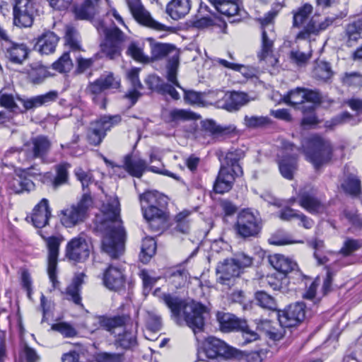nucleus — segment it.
I'll return each instance as SVG.
<instances>
[{"instance_id":"obj_1","label":"nucleus","mask_w":362,"mask_h":362,"mask_svg":"<svg viewBox=\"0 0 362 362\" xmlns=\"http://www.w3.org/2000/svg\"><path fill=\"white\" fill-rule=\"evenodd\" d=\"M101 216L98 217V228L103 233L102 250L111 259H118L124 252L126 230L120 217L118 198L107 197L100 208Z\"/></svg>"},{"instance_id":"obj_2","label":"nucleus","mask_w":362,"mask_h":362,"mask_svg":"<svg viewBox=\"0 0 362 362\" xmlns=\"http://www.w3.org/2000/svg\"><path fill=\"white\" fill-rule=\"evenodd\" d=\"M153 295L158 296L170 310L172 316L177 324L185 321L190 327L195 336L204 331L205 325L204 314L206 313V306L200 303H186L182 299L169 293H161L160 288H157Z\"/></svg>"},{"instance_id":"obj_3","label":"nucleus","mask_w":362,"mask_h":362,"mask_svg":"<svg viewBox=\"0 0 362 362\" xmlns=\"http://www.w3.org/2000/svg\"><path fill=\"white\" fill-rule=\"evenodd\" d=\"M127 44V54L139 62H148L149 58L145 55L137 42L130 40L117 27L105 29V40L101 43L102 52L110 59L121 55L122 50Z\"/></svg>"},{"instance_id":"obj_4","label":"nucleus","mask_w":362,"mask_h":362,"mask_svg":"<svg viewBox=\"0 0 362 362\" xmlns=\"http://www.w3.org/2000/svg\"><path fill=\"white\" fill-rule=\"evenodd\" d=\"M245 157V153L241 149L229 151L221 162L220 169L214 183V190L217 194L229 192L234 184L236 177L243 174V170L239 161Z\"/></svg>"},{"instance_id":"obj_5","label":"nucleus","mask_w":362,"mask_h":362,"mask_svg":"<svg viewBox=\"0 0 362 362\" xmlns=\"http://www.w3.org/2000/svg\"><path fill=\"white\" fill-rule=\"evenodd\" d=\"M167 197L157 191H148L140 195L141 202L148 204L142 206L143 215L152 232L161 233L168 226V216L165 211Z\"/></svg>"},{"instance_id":"obj_6","label":"nucleus","mask_w":362,"mask_h":362,"mask_svg":"<svg viewBox=\"0 0 362 362\" xmlns=\"http://www.w3.org/2000/svg\"><path fill=\"white\" fill-rule=\"evenodd\" d=\"M59 94L57 90H51L45 94L36 95L31 98H22L16 96V100L23 106L24 110H20L12 95L2 94L0 96V105L11 112L19 111L24 112L42 105L55 101L58 98Z\"/></svg>"},{"instance_id":"obj_7","label":"nucleus","mask_w":362,"mask_h":362,"mask_svg":"<svg viewBox=\"0 0 362 362\" xmlns=\"http://www.w3.org/2000/svg\"><path fill=\"white\" fill-rule=\"evenodd\" d=\"M303 151L315 169L329 163L332 156L330 142L318 135L312 136L308 139L307 146Z\"/></svg>"},{"instance_id":"obj_8","label":"nucleus","mask_w":362,"mask_h":362,"mask_svg":"<svg viewBox=\"0 0 362 362\" xmlns=\"http://www.w3.org/2000/svg\"><path fill=\"white\" fill-rule=\"evenodd\" d=\"M216 316L220 329L222 332H241L244 339L243 344H248L258 339L259 334L250 328L245 320L238 318L233 314L223 311H218Z\"/></svg>"},{"instance_id":"obj_9","label":"nucleus","mask_w":362,"mask_h":362,"mask_svg":"<svg viewBox=\"0 0 362 362\" xmlns=\"http://www.w3.org/2000/svg\"><path fill=\"white\" fill-rule=\"evenodd\" d=\"M263 226L262 219L257 211L242 210L237 216L234 228L236 234L244 239L257 237Z\"/></svg>"},{"instance_id":"obj_10","label":"nucleus","mask_w":362,"mask_h":362,"mask_svg":"<svg viewBox=\"0 0 362 362\" xmlns=\"http://www.w3.org/2000/svg\"><path fill=\"white\" fill-rule=\"evenodd\" d=\"M120 86L119 79L114 76L112 72L103 74L93 82L89 83L86 91L93 103L100 109L106 107L105 91L110 88H118Z\"/></svg>"},{"instance_id":"obj_11","label":"nucleus","mask_w":362,"mask_h":362,"mask_svg":"<svg viewBox=\"0 0 362 362\" xmlns=\"http://www.w3.org/2000/svg\"><path fill=\"white\" fill-rule=\"evenodd\" d=\"M92 204L93 201L90 194L85 192L78 203L61 211L60 219L62 225L66 228H71L83 222Z\"/></svg>"},{"instance_id":"obj_12","label":"nucleus","mask_w":362,"mask_h":362,"mask_svg":"<svg viewBox=\"0 0 362 362\" xmlns=\"http://www.w3.org/2000/svg\"><path fill=\"white\" fill-rule=\"evenodd\" d=\"M100 0H83L80 4H75L73 12L76 18L79 20L92 19L99 13ZM49 6L57 10H66L72 4L74 0H49Z\"/></svg>"},{"instance_id":"obj_13","label":"nucleus","mask_w":362,"mask_h":362,"mask_svg":"<svg viewBox=\"0 0 362 362\" xmlns=\"http://www.w3.org/2000/svg\"><path fill=\"white\" fill-rule=\"evenodd\" d=\"M122 120L121 116L104 115L90 123L87 132V140L89 144L99 146L106 136V132L118 124Z\"/></svg>"},{"instance_id":"obj_14","label":"nucleus","mask_w":362,"mask_h":362,"mask_svg":"<svg viewBox=\"0 0 362 362\" xmlns=\"http://www.w3.org/2000/svg\"><path fill=\"white\" fill-rule=\"evenodd\" d=\"M52 141L47 136L37 135L31 137L24 144L23 149L28 160L39 159L43 163H49L47 156L52 148Z\"/></svg>"},{"instance_id":"obj_15","label":"nucleus","mask_w":362,"mask_h":362,"mask_svg":"<svg viewBox=\"0 0 362 362\" xmlns=\"http://www.w3.org/2000/svg\"><path fill=\"white\" fill-rule=\"evenodd\" d=\"M124 167L125 170L132 176L140 178L142 177L144 173L149 170L156 173L162 174L174 178L178 180L179 177L175 174L170 173L167 170H160L156 166H148L146 160L128 154L124 157Z\"/></svg>"},{"instance_id":"obj_16","label":"nucleus","mask_w":362,"mask_h":362,"mask_svg":"<svg viewBox=\"0 0 362 362\" xmlns=\"http://www.w3.org/2000/svg\"><path fill=\"white\" fill-rule=\"evenodd\" d=\"M281 145L283 155L282 158L279 160V168L284 177L292 180L298 168L297 155L294 151H298L300 148L293 144L286 141H282Z\"/></svg>"},{"instance_id":"obj_17","label":"nucleus","mask_w":362,"mask_h":362,"mask_svg":"<svg viewBox=\"0 0 362 362\" xmlns=\"http://www.w3.org/2000/svg\"><path fill=\"white\" fill-rule=\"evenodd\" d=\"M125 1L132 16L141 25L158 31L170 30L171 29L170 27L155 21L150 13L143 6L140 0Z\"/></svg>"},{"instance_id":"obj_18","label":"nucleus","mask_w":362,"mask_h":362,"mask_svg":"<svg viewBox=\"0 0 362 362\" xmlns=\"http://www.w3.org/2000/svg\"><path fill=\"white\" fill-rule=\"evenodd\" d=\"M298 203L313 214H322L327 209L324 202L317 196V189L310 187H305L299 191Z\"/></svg>"},{"instance_id":"obj_19","label":"nucleus","mask_w":362,"mask_h":362,"mask_svg":"<svg viewBox=\"0 0 362 362\" xmlns=\"http://www.w3.org/2000/svg\"><path fill=\"white\" fill-rule=\"evenodd\" d=\"M204 350L209 358H214L218 356L226 358H241L243 354L236 349L227 345L223 341L214 337L207 338Z\"/></svg>"},{"instance_id":"obj_20","label":"nucleus","mask_w":362,"mask_h":362,"mask_svg":"<svg viewBox=\"0 0 362 362\" xmlns=\"http://www.w3.org/2000/svg\"><path fill=\"white\" fill-rule=\"evenodd\" d=\"M278 320L281 327H292L298 325L305 317V305L296 302L283 310H278Z\"/></svg>"},{"instance_id":"obj_21","label":"nucleus","mask_w":362,"mask_h":362,"mask_svg":"<svg viewBox=\"0 0 362 362\" xmlns=\"http://www.w3.org/2000/svg\"><path fill=\"white\" fill-rule=\"evenodd\" d=\"M13 23L16 26L28 28L33 23L35 8L32 0H14Z\"/></svg>"},{"instance_id":"obj_22","label":"nucleus","mask_w":362,"mask_h":362,"mask_svg":"<svg viewBox=\"0 0 362 362\" xmlns=\"http://www.w3.org/2000/svg\"><path fill=\"white\" fill-rule=\"evenodd\" d=\"M47 247L48 248V267L47 272L50 281L54 286L58 283L57 280V259L59 251V246L63 240L62 237L51 236L45 238Z\"/></svg>"},{"instance_id":"obj_23","label":"nucleus","mask_w":362,"mask_h":362,"mask_svg":"<svg viewBox=\"0 0 362 362\" xmlns=\"http://www.w3.org/2000/svg\"><path fill=\"white\" fill-rule=\"evenodd\" d=\"M216 281L222 285L230 287L240 272L238 267L232 259H226L219 262L216 269Z\"/></svg>"},{"instance_id":"obj_24","label":"nucleus","mask_w":362,"mask_h":362,"mask_svg":"<svg viewBox=\"0 0 362 362\" xmlns=\"http://www.w3.org/2000/svg\"><path fill=\"white\" fill-rule=\"evenodd\" d=\"M89 246L83 237H75L70 240L66 247L65 256L75 262H81L89 256Z\"/></svg>"},{"instance_id":"obj_25","label":"nucleus","mask_w":362,"mask_h":362,"mask_svg":"<svg viewBox=\"0 0 362 362\" xmlns=\"http://www.w3.org/2000/svg\"><path fill=\"white\" fill-rule=\"evenodd\" d=\"M334 22L333 18H327L324 21L318 23L314 18H311L303 28L298 33L296 39L310 40L312 36H316L327 29Z\"/></svg>"},{"instance_id":"obj_26","label":"nucleus","mask_w":362,"mask_h":362,"mask_svg":"<svg viewBox=\"0 0 362 362\" xmlns=\"http://www.w3.org/2000/svg\"><path fill=\"white\" fill-rule=\"evenodd\" d=\"M103 284L110 290L118 291L124 286V278L120 268L110 265L104 272Z\"/></svg>"},{"instance_id":"obj_27","label":"nucleus","mask_w":362,"mask_h":362,"mask_svg":"<svg viewBox=\"0 0 362 362\" xmlns=\"http://www.w3.org/2000/svg\"><path fill=\"white\" fill-rule=\"evenodd\" d=\"M51 210L47 199H42L33 209L31 221L35 227L41 228L48 224Z\"/></svg>"},{"instance_id":"obj_28","label":"nucleus","mask_w":362,"mask_h":362,"mask_svg":"<svg viewBox=\"0 0 362 362\" xmlns=\"http://www.w3.org/2000/svg\"><path fill=\"white\" fill-rule=\"evenodd\" d=\"M59 37L52 31H45L37 37L35 49L42 54H49L55 51Z\"/></svg>"},{"instance_id":"obj_29","label":"nucleus","mask_w":362,"mask_h":362,"mask_svg":"<svg viewBox=\"0 0 362 362\" xmlns=\"http://www.w3.org/2000/svg\"><path fill=\"white\" fill-rule=\"evenodd\" d=\"M5 57L11 63L22 64L28 55V48L23 43L13 42L2 51Z\"/></svg>"},{"instance_id":"obj_30","label":"nucleus","mask_w":362,"mask_h":362,"mask_svg":"<svg viewBox=\"0 0 362 362\" xmlns=\"http://www.w3.org/2000/svg\"><path fill=\"white\" fill-rule=\"evenodd\" d=\"M248 102V95L245 93L238 91L228 92L225 93L222 98V107L228 111H236Z\"/></svg>"},{"instance_id":"obj_31","label":"nucleus","mask_w":362,"mask_h":362,"mask_svg":"<svg viewBox=\"0 0 362 362\" xmlns=\"http://www.w3.org/2000/svg\"><path fill=\"white\" fill-rule=\"evenodd\" d=\"M345 43L347 47L356 46L362 38V18L349 23L345 28Z\"/></svg>"},{"instance_id":"obj_32","label":"nucleus","mask_w":362,"mask_h":362,"mask_svg":"<svg viewBox=\"0 0 362 362\" xmlns=\"http://www.w3.org/2000/svg\"><path fill=\"white\" fill-rule=\"evenodd\" d=\"M269 262L277 272L284 275L297 267V264L294 261L280 254L269 255Z\"/></svg>"},{"instance_id":"obj_33","label":"nucleus","mask_w":362,"mask_h":362,"mask_svg":"<svg viewBox=\"0 0 362 362\" xmlns=\"http://www.w3.org/2000/svg\"><path fill=\"white\" fill-rule=\"evenodd\" d=\"M191 8L190 0H172L166 7L167 13L174 20L185 17Z\"/></svg>"},{"instance_id":"obj_34","label":"nucleus","mask_w":362,"mask_h":362,"mask_svg":"<svg viewBox=\"0 0 362 362\" xmlns=\"http://www.w3.org/2000/svg\"><path fill=\"white\" fill-rule=\"evenodd\" d=\"M276 40V34L272 28L269 30H263L262 32L261 51L257 56L259 60H264L272 54L274 42Z\"/></svg>"},{"instance_id":"obj_35","label":"nucleus","mask_w":362,"mask_h":362,"mask_svg":"<svg viewBox=\"0 0 362 362\" xmlns=\"http://www.w3.org/2000/svg\"><path fill=\"white\" fill-rule=\"evenodd\" d=\"M129 317L126 315H117L112 317L100 316L98 323L104 329L113 334L116 328L125 325Z\"/></svg>"},{"instance_id":"obj_36","label":"nucleus","mask_w":362,"mask_h":362,"mask_svg":"<svg viewBox=\"0 0 362 362\" xmlns=\"http://www.w3.org/2000/svg\"><path fill=\"white\" fill-rule=\"evenodd\" d=\"M114 344L117 348L122 349H133L137 345L136 332L125 329L123 332L119 333L116 336Z\"/></svg>"},{"instance_id":"obj_37","label":"nucleus","mask_w":362,"mask_h":362,"mask_svg":"<svg viewBox=\"0 0 362 362\" xmlns=\"http://www.w3.org/2000/svg\"><path fill=\"white\" fill-rule=\"evenodd\" d=\"M215 9L220 13L233 16L238 13L239 6L236 2L230 0H208Z\"/></svg>"},{"instance_id":"obj_38","label":"nucleus","mask_w":362,"mask_h":362,"mask_svg":"<svg viewBox=\"0 0 362 362\" xmlns=\"http://www.w3.org/2000/svg\"><path fill=\"white\" fill-rule=\"evenodd\" d=\"M195 116L196 115L194 112L187 110L173 109L165 116V122L171 124L173 126H176L180 122L195 119Z\"/></svg>"},{"instance_id":"obj_39","label":"nucleus","mask_w":362,"mask_h":362,"mask_svg":"<svg viewBox=\"0 0 362 362\" xmlns=\"http://www.w3.org/2000/svg\"><path fill=\"white\" fill-rule=\"evenodd\" d=\"M313 6L310 4H305L292 11L293 27H301L308 19L313 13Z\"/></svg>"},{"instance_id":"obj_40","label":"nucleus","mask_w":362,"mask_h":362,"mask_svg":"<svg viewBox=\"0 0 362 362\" xmlns=\"http://www.w3.org/2000/svg\"><path fill=\"white\" fill-rule=\"evenodd\" d=\"M333 76L330 64L324 61H317L313 71V76L321 81L327 82Z\"/></svg>"},{"instance_id":"obj_41","label":"nucleus","mask_w":362,"mask_h":362,"mask_svg":"<svg viewBox=\"0 0 362 362\" xmlns=\"http://www.w3.org/2000/svg\"><path fill=\"white\" fill-rule=\"evenodd\" d=\"M188 276L189 273L185 267L177 266L168 272V277L175 287L180 288L187 282Z\"/></svg>"},{"instance_id":"obj_42","label":"nucleus","mask_w":362,"mask_h":362,"mask_svg":"<svg viewBox=\"0 0 362 362\" xmlns=\"http://www.w3.org/2000/svg\"><path fill=\"white\" fill-rule=\"evenodd\" d=\"M156 251V243L153 238H145L141 245V250L139 255L141 261L146 264L155 255Z\"/></svg>"},{"instance_id":"obj_43","label":"nucleus","mask_w":362,"mask_h":362,"mask_svg":"<svg viewBox=\"0 0 362 362\" xmlns=\"http://www.w3.org/2000/svg\"><path fill=\"white\" fill-rule=\"evenodd\" d=\"M70 166V164L68 163H62L54 166L56 176L52 181L54 187L57 188L67 183L69 179L68 170Z\"/></svg>"},{"instance_id":"obj_44","label":"nucleus","mask_w":362,"mask_h":362,"mask_svg":"<svg viewBox=\"0 0 362 362\" xmlns=\"http://www.w3.org/2000/svg\"><path fill=\"white\" fill-rule=\"evenodd\" d=\"M341 82L344 86L353 89L362 87V74L358 72H346L341 76Z\"/></svg>"},{"instance_id":"obj_45","label":"nucleus","mask_w":362,"mask_h":362,"mask_svg":"<svg viewBox=\"0 0 362 362\" xmlns=\"http://www.w3.org/2000/svg\"><path fill=\"white\" fill-rule=\"evenodd\" d=\"M204 128L215 136H225L235 131V127L232 125L221 126L216 124L213 120H207L204 124Z\"/></svg>"},{"instance_id":"obj_46","label":"nucleus","mask_w":362,"mask_h":362,"mask_svg":"<svg viewBox=\"0 0 362 362\" xmlns=\"http://www.w3.org/2000/svg\"><path fill=\"white\" fill-rule=\"evenodd\" d=\"M272 119L267 116H248L244 117V124L247 128H264L270 125Z\"/></svg>"},{"instance_id":"obj_47","label":"nucleus","mask_w":362,"mask_h":362,"mask_svg":"<svg viewBox=\"0 0 362 362\" xmlns=\"http://www.w3.org/2000/svg\"><path fill=\"white\" fill-rule=\"evenodd\" d=\"M305 88L298 87L291 90L284 96V101L292 106L302 104L305 102Z\"/></svg>"},{"instance_id":"obj_48","label":"nucleus","mask_w":362,"mask_h":362,"mask_svg":"<svg viewBox=\"0 0 362 362\" xmlns=\"http://www.w3.org/2000/svg\"><path fill=\"white\" fill-rule=\"evenodd\" d=\"M191 212L188 210H184L175 216L176 226L175 230L181 233H188L190 228V220L189 218Z\"/></svg>"},{"instance_id":"obj_49","label":"nucleus","mask_w":362,"mask_h":362,"mask_svg":"<svg viewBox=\"0 0 362 362\" xmlns=\"http://www.w3.org/2000/svg\"><path fill=\"white\" fill-rule=\"evenodd\" d=\"M11 187L16 193H22L24 192H30L35 188L34 182L28 177H18L13 179L11 183Z\"/></svg>"},{"instance_id":"obj_50","label":"nucleus","mask_w":362,"mask_h":362,"mask_svg":"<svg viewBox=\"0 0 362 362\" xmlns=\"http://www.w3.org/2000/svg\"><path fill=\"white\" fill-rule=\"evenodd\" d=\"M255 299L257 304L264 309L270 310H276L277 309L275 299L264 291H257L255 293Z\"/></svg>"},{"instance_id":"obj_51","label":"nucleus","mask_w":362,"mask_h":362,"mask_svg":"<svg viewBox=\"0 0 362 362\" xmlns=\"http://www.w3.org/2000/svg\"><path fill=\"white\" fill-rule=\"evenodd\" d=\"M361 247L362 242L361 240L347 238L339 251V254L344 257H349Z\"/></svg>"},{"instance_id":"obj_52","label":"nucleus","mask_w":362,"mask_h":362,"mask_svg":"<svg viewBox=\"0 0 362 362\" xmlns=\"http://www.w3.org/2000/svg\"><path fill=\"white\" fill-rule=\"evenodd\" d=\"M65 42L69 46L71 49L76 51L81 49L79 35L76 28L71 26L66 28Z\"/></svg>"},{"instance_id":"obj_53","label":"nucleus","mask_w":362,"mask_h":362,"mask_svg":"<svg viewBox=\"0 0 362 362\" xmlns=\"http://www.w3.org/2000/svg\"><path fill=\"white\" fill-rule=\"evenodd\" d=\"M52 66L53 69L59 73H66L70 71L73 66V63L70 58L69 53L68 52H65L52 64Z\"/></svg>"},{"instance_id":"obj_54","label":"nucleus","mask_w":362,"mask_h":362,"mask_svg":"<svg viewBox=\"0 0 362 362\" xmlns=\"http://www.w3.org/2000/svg\"><path fill=\"white\" fill-rule=\"evenodd\" d=\"M50 76L49 71L46 66L40 65L32 68L29 72V78L34 84H39Z\"/></svg>"},{"instance_id":"obj_55","label":"nucleus","mask_w":362,"mask_h":362,"mask_svg":"<svg viewBox=\"0 0 362 362\" xmlns=\"http://www.w3.org/2000/svg\"><path fill=\"white\" fill-rule=\"evenodd\" d=\"M151 57L154 59H158L168 55L174 49V47L169 44L151 42Z\"/></svg>"},{"instance_id":"obj_56","label":"nucleus","mask_w":362,"mask_h":362,"mask_svg":"<svg viewBox=\"0 0 362 362\" xmlns=\"http://www.w3.org/2000/svg\"><path fill=\"white\" fill-rule=\"evenodd\" d=\"M179 66L178 59L176 57H173L167 65V79L169 82L173 83L174 86L182 89L181 86L180 85L178 81L177 80V74Z\"/></svg>"},{"instance_id":"obj_57","label":"nucleus","mask_w":362,"mask_h":362,"mask_svg":"<svg viewBox=\"0 0 362 362\" xmlns=\"http://www.w3.org/2000/svg\"><path fill=\"white\" fill-rule=\"evenodd\" d=\"M341 187L346 193L351 195L356 196L361 192V181L356 177H348Z\"/></svg>"},{"instance_id":"obj_58","label":"nucleus","mask_w":362,"mask_h":362,"mask_svg":"<svg viewBox=\"0 0 362 362\" xmlns=\"http://www.w3.org/2000/svg\"><path fill=\"white\" fill-rule=\"evenodd\" d=\"M96 362H125L124 354L101 351L96 354Z\"/></svg>"},{"instance_id":"obj_59","label":"nucleus","mask_w":362,"mask_h":362,"mask_svg":"<svg viewBox=\"0 0 362 362\" xmlns=\"http://www.w3.org/2000/svg\"><path fill=\"white\" fill-rule=\"evenodd\" d=\"M147 328L152 332H158L161 329V317L153 312H147L146 317Z\"/></svg>"},{"instance_id":"obj_60","label":"nucleus","mask_w":362,"mask_h":362,"mask_svg":"<svg viewBox=\"0 0 362 362\" xmlns=\"http://www.w3.org/2000/svg\"><path fill=\"white\" fill-rule=\"evenodd\" d=\"M52 329L61 333L65 337H74L76 335V330L66 322H59L52 325Z\"/></svg>"},{"instance_id":"obj_61","label":"nucleus","mask_w":362,"mask_h":362,"mask_svg":"<svg viewBox=\"0 0 362 362\" xmlns=\"http://www.w3.org/2000/svg\"><path fill=\"white\" fill-rule=\"evenodd\" d=\"M146 83L149 89L161 94L165 83L161 78L156 75H150L146 79Z\"/></svg>"},{"instance_id":"obj_62","label":"nucleus","mask_w":362,"mask_h":362,"mask_svg":"<svg viewBox=\"0 0 362 362\" xmlns=\"http://www.w3.org/2000/svg\"><path fill=\"white\" fill-rule=\"evenodd\" d=\"M344 216L351 224L353 228L357 230L362 229V218L357 211L344 210Z\"/></svg>"},{"instance_id":"obj_63","label":"nucleus","mask_w":362,"mask_h":362,"mask_svg":"<svg viewBox=\"0 0 362 362\" xmlns=\"http://www.w3.org/2000/svg\"><path fill=\"white\" fill-rule=\"evenodd\" d=\"M75 175L77 179L81 182L83 189L85 192H88V190H86L88 187L89 184L91 182L92 175L90 173L85 172L82 168H78L75 169Z\"/></svg>"},{"instance_id":"obj_64","label":"nucleus","mask_w":362,"mask_h":362,"mask_svg":"<svg viewBox=\"0 0 362 362\" xmlns=\"http://www.w3.org/2000/svg\"><path fill=\"white\" fill-rule=\"evenodd\" d=\"M235 264L238 267L240 272L242 269L250 267L252 264V257L245 255V253H240L236 255L235 258L232 259Z\"/></svg>"}]
</instances>
